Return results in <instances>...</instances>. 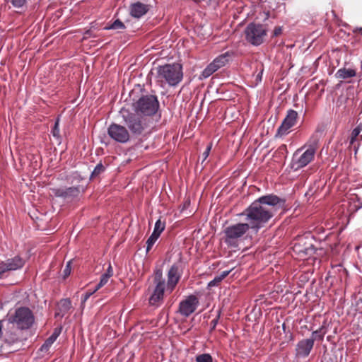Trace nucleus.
<instances>
[{"label": "nucleus", "instance_id": "4be33fe9", "mask_svg": "<svg viewBox=\"0 0 362 362\" xmlns=\"http://www.w3.org/2000/svg\"><path fill=\"white\" fill-rule=\"evenodd\" d=\"M361 132V129L360 126H357L354 128L351 132V136L349 141V148H353L355 151V153H357L359 144H356V141L358 140V137H360V139L362 140V135L359 136L360 132Z\"/></svg>", "mask_w": 362, "mask_h": 362}, {"label": "nucleus", "instance_id": "49530a36", "mask_svg": "<svg viewBox=\"0 0 362 362\" xmlns=\"http://www.w3.org/2000/svg\"><path fill=\"white\" fill-rule=\"evenodd\" d=\"M332 13H333V15H334V16H336L334 11H333V10H332Z\"/></svg>", "mask_w": 362, "mask_h": 362}, {"label": "nucleus", "instance_id": "4c0bfd02", "mask_svg": "<svg viewBox=\"0 0 362 362\" xmlns=\"http://www.w3.org/2000/svg\"><path fill=\"white\" fill-rule=\"evenodd\" d=\"M282 33V28L281 26H276L275 27L274 31H273V36L277 37L280 35Z\"/></svg>", "mask_w": 362, "mask_h": 362}, {"label": "nucleus", "instance_id": "a18cd8bd", "mask_svg": "<svg viewBox=\"0 0 362 362\" xmlns=\"http://www.w3.org/2000/svg\"><path fill=\"white\" fill-rule=\"evenodd\" d=\"M262 74V71L259 74H258V75L257 76V78H259V80H261Z\"/></svg>", "mask_w": 362, "mask_h": 362}, {"label": "nucleus", "instance_id": "a878e982", "mask_svg": "<svg viewBox=\"0 0 362 362\" xmlns=\"http://www.w3.org/2000/svg\"><path fill=\"white\" fill-rule=\"evenodd\" d=\"M165 228V221H162L160 219H158L156 221L154 226V230L152 233L153 235H156V237L159 238L161 233L164 230Z\"/></svg>", "mask_w": 362, "mask_h": 362}, {"label": "nucleus", "instance_id": "7ed1b4c3", "mask_svg": "<svg viewBox=\"0 0 362 362\" xmlns=\"http://www.w3.org/2000/svg\"><path fill=\"white\" fill-rule=\"evenodd\" d=\"M125 125L134 136L142 135L149 127L150 119L137 112H122Z\"/></svg>", "mask_w": 362, "mask_h": 362}, {"label": "nucleus", "instance_id": "bb28decb", "mask_svg": "<svg viewBox=\"0 0 362 362\" xmlns=\"http://www.w3.org/2000/svg\"><path fill=\"white\" fill-rule=\"evenodd\" d=\"M124 24L119 19L115 20L111 25L105 28L106 30L124 29Z\"/></svg>", "mask_w": 362, "mask_h": 362}, {"label": "nucleus", "instance_id": "412c9836", "mask_svg": "<svg viewBox=\"0 0 362 362\" xmlns=\"http://www.w3.org/2000/svg\"><path fill=\"white\" fill-rule=\"evenodd\" d=\"M62 331V327L55 328L52 334L45 340L41 346V351H47L52 344L57 340Z\"/></svg>", "mask_w": 362, "mask_h": 362}, {"label": "nucleus", "instance_id": "f257e3e1", "mask_svg": "<svg viewBox=\"0 0 362 362\" xmlns=\"http://www.w3.org/2000/svg\"><path fill=\"white\" fill-rule=\"evenodd\" d=\"M285 199L271 194L259 197L247 207L240 216H245L250 230L257 233L274 216L276 206L283 207Z\"/></svg>", "mask_w": 362, "mask_h": 362}, {"label": "nucleus", "instance_id": "c9c22d12", "mask_svg": "<svg viewBox=\"0 0 362 362\" xmlns=\"http://www.w3.org/2000/svg\"><path fill=\"white\" fill-rule=\"evenodd\" d=\"M71 261L68 262L64 271V277L66 278L71 274Z\"/></svg>", "mask_w": 362, "mask_h": 362}, {"label": "nucleus", "instance_id": "7c9ffc66", "mask_svg": "<svg viewBox=\"0 0 362 362\" xmlns=\"http://www.w3.org/2000/svg\"><path fill=\"white\" fill-rule=\"evenodd\" d=\"M158 239V237L151 234L146 241V252H148L155 244L156 240Z\"/></svg>", "mask_w": 362, "mask_h": 362}, {"label": "nucleus", "instance_id": "20e7f679", "mask_svg": "<svg viewBox=\"0 0 362 362\" xmlns=\"http://www.w3.org/2000/svg\"><path fill=\"white\" fill-rule=\"evenodd\" d=\"M250 229L246 223H238L226 227L223 230L224 243L229 247H237Z\"/></svg>", "mask_w": 362, "mask_h": 362}, {"label": "nucleus", "instance_id": "5701e85b", "mask_svg": "<svg viewBox=\"0 0 362 362\" xmlns=\"http://www.w3.org/2000/svg\"><path fill=\"white\" fill-rule=\"evenodd\" d=\"M356 71L353 69H339L336 73V77L340 79H347L356 76Z\"/></svg>", "mask_w": 362, "mask_h": 362}, {"label": "nucleus", "instance_id": "a211bd4d", "mask_svg": "<svg viewBox=\"0 0 362 362\" xmlns=\"http://www.w3.org/2000/svg\"><path fill=\"white\" fill-rule=\"evenodd\" d=\"M262 7L264 9L262 20L265 21L269 17L275 18L274 11L279 8L278 0H261Z\"/></svg>", "mask_w": 362, "mask_h": 362}, {"label": "nucleus", "instance_id": "aec40b11", "mask_svg": "<svg viewBox=\"0 0 362 362\" xmlns=\"http://www.w3.org/2000/svg\"><path fill=\"white\" fill-rule=\"evenodd\" d=\"M320 134L321 131L317 128L303 146L316 153V151L319 147Z\"/></svg>", "mask_w": 362, "mask_h": 362}, {"label": "nucleus", "instance_id": "c85d7f7f", "mask_svg": "<svg viewBox=\"0 0 362 362\" xmlns=\"http://www.w3.org/2000/svg\"><path fill=\"white\" fill-rule=\"evenodd\" d=\"M105 170V168L104 167V165H103V163L101 162L98 163L97 165L95 167L93 171L92 172L90 177L92 178V177L99 175L100 173L104 172Z\"/></svg>", "mask_w": 362, "mask_h": 362}, {"label": "nucleus", "instance_id": "423d86ee", "mask_svg": "<svg viewBox=\"0 0 362 362\" xmlns=\"http://www.w3.org/2000/svg\"><path fill=\"white\" fill-rule=\"evenodd\" d=\"M8 320L20 329H28L33 325L35 317L28 308L20 307L16 309L14 314L9 317Z\"/></svg>", "mask_w": 362, "mask_h": 362}, {"label": "nucleus", "instance_id": "37998d69", "mask_svg": "<svg viewBox=\"0 0 362 362\" xmlns=\"http://www.w3.org/2000/svg\"><path fill=\"white\" fill-rule=\"evenodd\" d=\"M354 33H359L360 35H362V28L360 27V28H355L354 30Z\"/></svg>", "mask_w": 362, "mask_h": 362}, {"label": "nucleus", "instance_id": "de8ad7c7", "mask_svg": "<svg viewBox=\"0 0 362 362\" xmlns=\"http://www.w3.org/2000/svg\"><path fill=\"white\" fill-rule=\"evenodd\" d=\"M283 329H285V324H283Z\"/></svg>", "mask_w": 362, "mask_h": 362}, {"label": "nucleus", "instance_id": "4468645a", "mask_svg": "<svg viewBox=\"0 0 362 362\" xmlns=\"http://www.w3.org/2000/svg\"><path fill=\"white\" fill-rule=\"evenodd\" d=\"M199 301L194 295H189L179 303L178 313L183 317L191 315L199 306Z\"/></svg>", "mask_w": 362, "mask_h": 362}, {"label": "nucleus", "instance_id": "ea45409f", "mask_svg": "<svg viewBox=\"0 0 362 362\" xmlns=\"http://www.w3.org/2000/svg\"><path fill=\"white\" fill-rule=\"evenodd\" d=\"M231 272V270H226L222 272L218 276L220 277L221 280H223Z\"/></svg>", "mask_w": 362, "mask_h": 362}, {"label": "nucleus", "instance_id": "1a4fd4ad", "mask_svg": "<svg viewBox=\"0 0 362 362\" xmlns=\"http://www.w3.org/2000/svg\"><path fill=\"white\" fill-rule=\"evenodd\" d=\"M304 146L297 149L293 155L291 167L294 170H298L313 161L315 153L308 148L303 152Z\"/></svg>", "mask_w": 362, "mask_h": 362}, {"label": "nucleus", "instance_id": "f704fd0d", "mask_svg": "<svg viewBox=\"0 0 362 362\" xmlns=\"http://www.w3.org/2000/svg\"><path fill=\"white\" fill-rule=\"evenodd\" d=\"M221 281H222V280H221L220 277L218 276H216L213 280L209 281V283L208 284V286L209 287L217 286Z\"/></svg>", "mask_w": 362, "mask_h": 362}, {"label": "nucleus", "instance_id": "393cba45", "mask_svg": "<svg viewBox=\"0 0 362 362\" xmlns=\"http://www.w3.org/2000/svg\"><path fill=\"white\" fill-rule=\"evenodd\" d=\"M58 306L59 311L64 315L71 309V302L69 298H64L59 301Z\"/></svg>", "mask_w": 362, "mask_h": 362}, {"label": "nucleus", "instance_id": "b1692460", "mask_svg": "<svg viewBox=\"0 0 362 362\" xmlns=\"http://www.w3.org/2000/svg\"><path fill=\"white\" fill-rule=\"evenodd\" d=\"M325 322L323 325L317 330L313 332L311 338L309 339H313V343L315 340L322 341L325 334L327 333V330L325 329Z\"/></svg>", "mask_w": 362, "mask_h": 362}, {"label": "nucleus", "instance_id": "f3484780", "mask_svg": "<svg viewBox=\"0 0 362 362\" xmlns=\"http://www.w3.org/2000/svg\"><path fill=\"white\" fill-rule=\"evenodd\" d=\"M54 196L65 199H73L78 197L80 194L79 187H70L67 188H55L52 189Z\"/></svg>", "mask_w": 362, "mask_h": 362}, {"label": "nucleus", "instance_id": "0eeeda50", "mask_svg": "<svg viewBox=\"0 0 362 362\" xmlns=\"http://www.w3.org/2000/svg\"><path fill=\"white\" fill-rule=\"evenodd\" d=\"M154 282L156 286L153 293L148 299V301L151 305L158 307L163 302L164 293L166 286L161 271L158 270L156 272Z\"/></svg>", "mask_w": 362, "mask_h": 362}, {"label": "nucleus", "instance_id": "58836bf2", "mask_svg": "<svg viewBox=\"0 0 362 362\" xmlns=\"http://www.w3.org/2000/svg\"><path fill=\"white\" fill-rule=\"evenodd\" d=\"M211 149V144L209 145L206 147V148L205 149L204 152L203 153L204 160L206 159V158L209 156Z\"/></svg>", "mask_w": 362, "mask_h": 362}, {"label": "nucleus", "instance_id": "f03ea898", "mask_svg": "<svg viewBox=\"0 0 362 362\" xmlns=\"http://www.w3.org/2000/svg\"><path fill=\"white\" fill-rule=\"evenodd\" d=\"M183 78L182 67L179 64H167L157 67L156 79L161 85L176 86Z\"/></svg>", "mask_w": 362, "mask_h": 362}, {"label": "nucleus", "instance_id": "9b49d317", "mask_svg": "<svg viewBox=\"0 0 362 362\" xmlns=\"http://www.w3.org/2000/svg\"><path fill=\"white\" fill-rule=\"evenodd\" d=\"M233 55L232 52H226L216 57L212 62H211L202 71V76L204 78H206L212 75L215 71L221 67L226 66L228 62L231 57Z\"/></svg>", "mask_w": 362, "mask_h": 362}, {"label": "nucleus", "instance_id": "a19ab883", "mask_svg": "<svg viewBox=\"0 0 362 362\" xmlns=\"http://www.w3.org/2000/svg\"><path fill=\"white\" fill-rule=\"evenodd\" d=\"M95 292L96 291H94V290L91 292H86L83 296V301L86 302Z\"/></svg>", "mask_w": 362, "mask_h": 362}, {"label": "nucleus", "instance_id": "2f4dec72", "mask_svg": "<svg viewBox=\"0 0 362 362\" xmlns=\"http://www.w3.org/2000/svg\"><path fill=\"white\" fill-rule=\"evenodd\" d=\"M52 136L57 139H60V134H59V119L57 118L54 125L52 129Z\"/></svg>", "mask_w": 362, "mask_h": 362}, {"label": "nucleus", "instance_id": "79ce46f5", "mask_svg": "<svg viewBox=\"0 0 362 362\" xmlns=\"http://www.w3.org/2000/svg\"><path fill=\"white\" fill-rule=\"evenodd\" d=\"M218 318H219V316H217L216 318L211 320V329H214L215 327H216V325L218 324Z\"/></svg>", "mask_w": 362, "mask_h": 362}, {"label": "nucleus", "instance_id": "473e14b6", "mask_svg": "<svg viewBox=\"0 0 362 362\" xmlns=\"http://www.w3.org/2000/svg\"><path fill=\"white\" fill-rule=\"evenodd\" d=\"M294 248V250L300 254V253H303L305 254V255H308L310 254V252L313 250V248H308V247H306V248H300V244L298 243V244H296L293 247Z\"/></svg>", "mask_w": 362, "mask_h": 362}, {"label": "nucleus", "instance_id": "e433bc0d", "mask_svg": "<svg viewBox=\"0 0 362 362\" xmlns=\"http://www.w3.org/2000/svg\"><path fill=\"white\" fill-rule=\"evenodd\" d=\"M113 269L110 263H109V266L106 269L105 272L103 274L109 277H112L113 276Z\"/></svg>", "mask_w": 362, "mask_h": 362}, {"label": "nucleus", "instance_id": "39448f33", "mask_svg": "<svg viewBox=\"0 0 362 362\" xmlns=\"http://www.w3.org/2000/svg\"><path fill=\"white\" fill-rule=\"evenodd\" d=\"M159 107L157 97L153 95H143L134 103L135 112L144 117L154 115Z\"/></svg>", "mask_w": 362, "mask_h": 362}, {"label": "nucleus", "instance_id": "6e6552de", "mask_svg": "<svg viewBox=\"0 0 362 362\" xmlns=\"http://www.w3.org/2000/svg\"><path fill=\"white\" fill-rule=\"evenodd\" d=\"M246 40L250 44L257 46L264 42L267 30L261 24L250 23L245 30Z\"/></svg>", "mask_w": 362, "mask_h": 362}, {"label": "nucleus", "instance_id": "cd10ccee", "mask_svg": "<svg viewBox=\"0 0 362 362\" xmlns=\"http://www.w3.org/2000/svg\"><path fill=\"white\" fill-rule=\"evenodd\" d=\"M195 361L196 362H213V358L209 354H202L197 355Z\"/></svg>", "mask_w": 362, "mask_h": 362}, {"label": "nucleus", "instance_id": "c756f323", "mask_svg": "<svg viewBox=\"0 0 362 362\" xmlns=\"http://www.w3.org/2000/svg\"><path fill=\"white\" fill-rule=\"evenodd\" d=\"M110 279V277L105 274H102L99 283L96 285L95 288H94V291H97L99 289H100L103 286H104L108 282Z\"/></svg>", "mask_w": 362, "mask_h": 362}, {"label": "nucleus", "instance_id": "ddd939ff", "mask_svg": "<svg viewBox=\"0 0 362 362\" xmlns=\"http://www.w3.org/2000/svg\"><path fill=\"white\" fill-rule=\"evenodd\" d=\"M107 134L112 139L121 144L128 142L130 139V134L127 129L116 123H112L108 127Z\"/></svg>", "mask_w": 362, "mask_h": 362}, {"label": "nucleus", "instance_id": "dca6fc26", "mask_svg": "<svg viewBox=\"0 0 362 362\" xmlns=\"http://www.w3.org/2000/svg\"><path fill=\"white\" fill-rule=\"evenodd\" d=\"M314 346L313 339H305L299 341L296 346V356L305 358L309 356Z\"/></svg>", "mask_w": 362, "mask_h": 362}, {"label": "nucleus", "instance_id": "6ab92c4d", "mask_svg": "<svg viewBox=\"0 0 362 362\" xmlns=\"http://www.w3.org/2000/svg\"><path fill=\"white\" fill-rule=\"evenodd\" d=\"M149 11V6L137 1L130 6V15L135 18H140Z\"/></svg>", "mask_w": 362, "mask_h": 362}, {"label": "nucleus", "instance_id": "2eb2a0df", "mask_svg": "<svg viewBox=\"0 0 362 362\" xmlns=\"http://www.w3.org/2000/svg\"><path fill=\"white\" fill-rule=\"evenodd\" d=\"M182 276V271L180 266L178 264H173L168 272V281H167V290L172 292L177 283L179 282Z\"/></svg>", "mask_w": 362, "mask_h": 362}, {"label": "nucleus", "instance_id": "9d476101", "mask_svg": "<svg viewBox=\"0 0 362 362\" xmlns=\"http://www.w3.org/2000/svg\"><path fill=\"white\" fill-rule=\"evenodd\" d=\"M25 261L21 256L16 255L5 261L0 262V280L6 279L10 272L16 271L23 267Z\"/></svg>", "mask_w": 362, "mask_h": 362}, {"label": "nucleus", "instance_id": "c03bdc74", "mask_svg": "<svg viewBox=\"0 0 362 362\" xmlns=\"http://www.w3.org/2000/svg\"><path fill=\"white\" fill-rule=\"evenodd\" d=\"M218 1H219V0H208V2L209 4H211V3L218 4Z\"/></svg>", "mask_w": 362, "mask_h": 362}, {"label": "nucleus", "instance_id": "f8f14e48", "mask_svg": "<svg viewBox=\"0 0 362 362\" xmlns=\"http://www.w3.org/2000/svg\"><path fill=\"white\" fill-rule=\"evenodd\" d=\"M298 119V113L292 109H289L281 125L279 127L276 137H282L290 133L291 129L294 127Z\"/></svg>", "mask_w": 362, "mask_h": 362}, {"label": "nucleus", "instance_id": "72a5a7b5", "mask_svg": "<svg viewBox=\"0 0 362 362\" xmlns=\"http://www.w3.org/2000/svg\"><path fill=\"white\" fill-rule=\"evenodd\" d=\"M12 6L15 8H22L26 4V0H9Z\"/></svg>", "mask_w": 362, "mask_h": 362}]
</instances>
